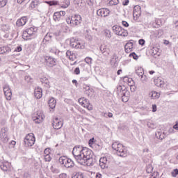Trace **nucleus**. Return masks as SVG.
<instances>
[{"mask_svg":"<svg viewBox=\"0 0 178 178\" xmlns=\"http://www.w3.org/2000/svg\"><path fill=\"white\" fill-rule=\"evenodd\" d=\"M134 20H138L140 16H141V11H134L133 12Z\"/></svg>","mask_w":178,"mask_h":178,"instance_id":"nucleus-30","label":"nucleus"},{"mask_svg":"<svg viewBox=\"0 0 178 178\" xmlns=\"http://www.w3.org/2000/svg\"><path fill=\"white\" fill-rule=\"evenodd\" d=\"M122 24L124 26V27H129V23H127L126 21H122Z\"/></svg>","mask_w":178,"mask_h":178,"instance_id":"nucleus-55","label":"nucleus"},{"mask_svg":"<svg viewBox=\"0 0 178 178\" xmlns=\"http://www.w3.org/2000/svg\"><path fill=\"white\" fill-rule=\"evenodd\" d=\"M85 149H88V148H83L82 146L80 145L75 146L73 148L72 154L74 155V158L76 159L77 156H79L80 155H81V154H83V151H84Z\"/></svg>","mask_w":178,"mask_h":178,"instance_id":"nucleus-10","label":"nucleus"},{"mask_svg":"<svg viewBox=\"0 0 178 178\" xmlns=\"http://www.w3.org/2000/svg\"><path fill=\"white\" fill-rule=\"evenodd\" d=\"M112 148L113 149L116 151L119 156H126V154L127 153V152L126 151L124 146H123L121 143H119L118 142L113 143L112 144Z\"/></svg>","mask_w":178,"mask_h":178,"instance_id":"nucleus-3","label":"nucleus"},{"mask_svg":"<svg viewBox=\"0 0 178 178\" xmlns=\"http://www.w3.org/2000/svg\"><path fill=\"white\" fill-rule=\"evenodd\" d=\"M149 95L152 99H158L161 97V94L156 91L150 92Z\"/></svg>","mask_w":178,"mask_h":178,"instance_id":"nucleus-22","label":"nucleus"},{"mask_svg":"<svg viewBox=\"0 0 178 178\" xmlns=\"http://www.w3.org/2000/svg\"><path fill=\"white\" fill-rule=\"evenodd\" d=\"M47 3H48V5H49L50 6H55L56 5H58V1H47Z\"/></svg>","mask_w":178,"mask_h":178,"instance_id":"nucleus-46","label":"nucleus"},{"mask_svg":"<svg viewBox=\"0 0 178 178\" xmlns=\"http://www.w3.org/2000/svg\"><path fill=\"white\" fill-rule=\"evenodd\" d=\"M122 99L123 102H127L129 101V98H130V91H129V95L128 96H124L123 95H121Z\"/></svg>","mask_w":178,"mask_h":178,"instance_id":"nucleus-41","label":"nucleus"},{"mask_svg":"<svg viewBox=\"0 0 178 178\" xmlns=\"http://www.w3.org/2000/svg\"><path fill=\"white\" fill-rule=\"evenodd\" d=\"M88 102H89L88 99H86V97L79 98L78 100V102L83 108H86V106L87 105V104H88Z\"/></svg>","mask_w":178,"mask_h":178,"instance_id":"nucleus-21","label":"nucleus"},{"mask_svg":"<svg viewBox=\"0 0 178 178\" xmlns=\"http://www.w3.org/2000/svg\"><path fill=\"white\" fill-rule=\"evenodd\" d=\"M8 52H10V47H0V55H3V54H8Z\"/></svg>","mask_w":178,"mask_h":178,"instance_id":"nucleus-26","label":"nucleus"},{"mask_svg":"<svg viewBox=\"0 0 178 178\" xmlns=\"http://www.w3.org/2000/svg\"><path fill=\"white\" fill-rule=\"evenodd\" d=\"M100 51L104 56H109L111 54V49L108 46H101Z\"/></svg>","mask_w":178,"mask_h":178,"instance_id":"nucleus-16","label":"nucleus"},{"mask_svg":"<svg viewBox=\"0 0 178 178\" xmlns=\"http://www.w3.org/2000/svg\"><path fill=\"white\" fill-rule=\"evenodd\" d=\"M66 22L67 24H71V26H79L82 22L81 15H74V16L69 17L67 18Z\"/></svg>","mask_w":178,"mask_h":178,"instance_id":"nucleus-4","label":"nucleus"},{"mask_svg":"<svg viewBox=\"0 0 178 178\" xmlns=\"http://www.w3.org/2000/svg\"><path fill=\"white\" fill-rule=\"evenodd\" d=\"M63 126V120L56 118L53 122V127L56 130H59L62 129Z\"/></svg>","mask_w":178,"mask_h":178,"instance_id":"nucleus-13","label":"nucleus"},{"mask_svg":"<svg viewBox=\"0 0 178 178\" xmlns=\"http://www.w3.org/2000/svg\"><path fill=\"white\" fill-rule=\"evenodd\" d=\"M40 5V0H33L31 3V7L34 9V8H37Z\"/></svg>","mask_w":178,"mask_h":178,"instance_id":"nucleus-35","label":"nucleus"},{"mask_svg":"<svg viewBox=\"0 0 178 178\" xmlns=\"http://www.w3.org/2000/svg\"><path fill=\"white\" fill-rule=\"evenodd\" d=\"M92 60V59L90 57H86L85 58V62L88 63V65H90V63H91V61Z\"/></svg>","mask_w":178,"mask_h":178,"instance_id":"nucleus-52","label":"nucleus"},{"mask_svg":"<svg viewBox=\"0 0 178 178\" xmlns=\"http://www.w3.org/2000/svg\"><path fill=\"white\" fill-rule=\"evenodd\" d=\"M140 81H142V83L143 84H145V83H147V81H148V78L147 77V75L145 74H143V75H140Z\"/></svg>","mask_w":178,"mask_h":178,"instance_id":"nucleus-39","label":"nucleus"},{"mask_svg":"<svg viewBox=\"0 0 178 178\" xmlns=\"http://www.w3.org/2000/svg\"><path fill=\"white\" fill-rule=\"evenodd\" d=\"M49 106L51 109L55 108V106H56V100H55V98L51 97L49 101Z\"/></svg>","mask_w":178,"mask_h":178,"instance_id":"nucleus-25","label":"nucleus"},{"mask_svg":"<svg viewBox=\"0 0 178 178\" xmlns=\"http://www.w3.org/2000/svg\"><path fill=\"white\" fill-rule=\"evenodd\" d=\"M154 84L156 86V87H160L162 88V87L165 86V81L162 80V78L158 77L157 79H154Z\"/></svg>","mask_w":178,"mask_h":178,"instance_id":"nucleus-18","label":"nucleus"},{"mask_svg":"<svg viewBox=\"0 0 178 178\" xmlns=\"http://www.w3.org/2000/svg\"><path fill=\"white\" fill-rule=\"evenodd\" d=\"M0 136H1V140H3L4 143H6V141H8V135L6 134V130L5 129H1Z\"/></svg>","mask_w":178,"mask_h":178,"instance_id":"nucleus-23","label":"nucleus"},{"mask_svg":"<svg viewBox=\"0 0 178 178\" xmlns=\"http://www.w3.org/2000/svg\"><path fill=\"white\" fill-rule=\"evenodd\" d=\"M1 30L4 32L9 31V25L8 24L1 25Z\"/></svg>","mask_w":178,"mask_h":178,"instance_id":"nucleus-42","label":"nucleus"},{"mask_svg":"<svg viewBox=\"0 0 178 178\" xmlns=\"http://www.w3.org/2000/svg\"><path fill=\"white\" fill-rule=\"evenodd\" d=\"M178 175V169H175L172 172V176L173 177H176V176H177Z\"/></svg>","mask_w":178,"mask_h":178,"instance_id":"nucleus-51","label":"nucleus"},{"mask_svg":"<svg viewBox=\"0 0 178 178\" xmlns=\"http://www.w3.org/2000/svg\"><path fill=\"white\" fill-rule=\"evenodd\" d=\"M129 56H132V58H134V59L135 60L138 59V56H137V54H136V53L131 54Z\"/></svg>","mask_w":178,"mask_h":178,"instance_id":"nucleus-54","label":"nucleus"},{"mask_svg":"<svg viewBox=\"0 0 178 178\" xmlns=\"http://www.w3.org/2000/svg\"><path fill=\"white\" fill-rule=\"evenodd\" d=\"M85 94L86 95H87V97H92V94H94V92L92 91V89H90V88H88L85 91Z\"/></svg>","mask_w":178,"mask_h":178,"instance_id":"nucleus-37","label":"nucleus"},{"mask_svg":"<svg viewBox=\"0 0 178 178\" xmlns=\"http://www.w3.org/2000/svg\"><path fill=\"white\" fill-rule=\"evenodd\" d=\"M50 52H52V54H55V55H58V54H59V50L58 49H56V47H53L50 49Z\"/></svg>","mask_w":178,"mask_h":178,"instance_id":"nucleus-43","label":"nucleus"},{"mask_svg":"<svg viewBox=\"0 0 178 178\" xmlns=\"http://www.w3.org/2000/svg\"><path fill=\"white\" fill-rule=\"evenodd\" d=\"M44 119H45V115L42 111H37V113L33 117V120L35 123H42L44 122Z\"/></svg>","mask_w":178,"mask_h":178,"instance_id":"nucleus-9","label":"nucleus"},{"mask_svg":"<svg viewBox=\"0 0 178 178\" xmlns=\"http://www.w3.org/2000/svg\"><path fill=\"white\" fill-rule=\"evenodd\" d=\"M134 12H141V7L140 6H135L134 8Z\"/></svg>","mask_w":178,"mask_h":178,"instance_id":"nucleus-50","label":"nucleus"},{"mask_svg":"<svg viewBox=\"0 0 178 178\" xmlns=\"http://www.w3.org/2000/svg\"><path fill=\"white\" fill-rule=\"evenodd\" d=\"M74 73H75V74H80V68L76 67V68L74 70Z\"/></svg>","mask_w":178,"mask_h":178,"instance_id":"nucleus-56","label":"nucleus"},{"mask_svg":"<svg viewBox=\"0 0 178 178\" xmlns=\"http://www.w3.org/2000/svg\"><path fill=\"white\" fill-rule=\"evenodd\" d=\"M76 162L84 166H92L94 165V159H92V152L89 149H86L83 153L76 159Z\"/></svg>","mask_w":178,"mask_h":178,"instance_id":"nucleus-1","label":"nucleus"},{"mask_svg":"<svg viewBox=\"0 0 178 178\" xmlns=\"http://www.w3.org/2000/svg\"><path fill=\"white\" fill-rule=\"evenodd\" d=\"M94 138H92L91 139L89 140L88 144L89 145H92V144H94Z\"/></svg>","mask_w":178,"mask_h":178,"instance_id":"nucleus-57","label":"nucleus"},{"mask_svg":"<svg viewBox=\"0 0 178 178\" xmlns=\"http://www.w3.org/2000/svg\"><path fill=\"white\" fill-rule=\"evenodd\" d=\"M155 134L159 140H163L165 138V134L162 131H156Z\"/></svg>","mask_w":178,"mask_h":178,"instance_id":"nucleus-31","label":"nucleus"},{"mask_svg":"<svg viewBox=\"0 0 178 178\" xmlns=\"http://www.w3.org/2000/svg\"><path fill=\"white\" fill-rule=\"evenodd\" d=\"M129 0H125V1H124L123 2H122V5L124 6H127V5H129Z\"/></svg>","mask_w":178,"mask_h":178,"instance_id":"nucleus-60","label":"nucleus"},{"mask_svg":"<svg viewBox=\"0 0 178 178\" xmlns=\"http://www.w3.org/2000/svg\"><path fill=\"white\" fill-rule=\"evenodd\" d=\"M173 129H175V130H178V123L173 126Z\"/></svg>","mask_w":178,"mask_h":178,"instance_id":"nucleus-64","label":"nucleus"},{"mask_svg":"<svg viewBox=\"0 0 178 178\" xmlns=\"http://www.w3.org/2000/svg\"><path fill=\"white\" fill-rule=\"evenodd\" d=\"M25 147H33L35 144V137L34 134H28L24 139Z\"/></svg>","mask_w":178,"mask_h":178,"instance_id":"nucleus-5","label":"nucleus"},{"mask_svg":"<svg viewBox=\"0 0 178 178\" xmlns=\"http://www.w3.org/2000/svg\"><path fill=\"white\" fill-rule=\"evenodd\" d=\"M26 23H27V17H22L17 21V26L22 27V26H24Z\"/></svg>","mask_w":178,"mask_h":178,"instance_id":"nucleus-19","label":"nucleus"},{"mask_svg":"<svg viewBox=\"0 0 178 178\" xmlns=\"http://www.w3.org/2000/svg\"><path fill=\"white\" fill-rule=\"evenodd\" d=\"M136 73L137 75L140 77V76H143V74H144V69H143V67H138L136 70Z\"/></svg>","mask_w":178,"mask_h":178,"instance_id":"nucleus-33","label":"nucleus"},{"mask_svg":"<svg viewBox=\"0 0 178 178\" xmlns=\"http://www.w3.org/2000/svg\"><path fill=\"white\" fill-rule=\"evenodd\" d=\"M34 95L37 99L42 98V89L40 87H38L35 89Z\"/></svg>","mask_w":178,"mask_h":178,"instance_id":"nucleus-17","label":"nucleus"},{"mask_svg":"<svg viewBox=\"0 0 178 178\" xmlns=\"http://www.w3.org/2000/svg\"><path fill=\"white\" fill-rule=\"evenodd\" d=\"M30 37L31 36L26 30L23 32L22 38H24L25 40H30Z\"/></svg>","mask_w":178,"mask_h":178,"instance_id":"nucleus-38","label":"nucleus"},{"mask_svg":"<svg viewBox=\"0 0 178 178\" xmlns=\"http://www.w3.org/2000/svg\"><path fill=\"white\" fill-rule=\"evenodd\" d=\"M59 13L60 17H62V16H65V15H66V12L65 11H60V12H57Z\"/></svg>","mask_w":178,"mask_h":178,"instance_id":"nucleus-58","label":"nucleus"},{"mask_svg":"<svg viewBox=\"0 0 178 178\" xmlns=\"http://www.w3.org/2000/svg\"><path fill=\"white\" fill-rule=\"evenodd\" d=\"M53 19L54 22H59L61 19L60 15L58 12L54 13Z\"/></svg>","mask_w":178,"mask_h":178,"instance_id":"nucleus-36","label":"nucleus"},{"mask_svg":"<svg viewBox=\"0 0 178 178\" xmlns=\"http://www.w3.org/2000/svg\"><path fill=\"white\" fill-rule=\"evenodd\" d=\"M103 35H104L106 38H112V33H111V31L108 29H105L103 31Z\"/></svg>","mask_w":178,"mask_h":178,"instance_id":"nucleus-32","label":"nucleus"},{"mask_svg":"<svg viewBox=\"0 0 178 178\" xmlns=\"http://www.w3.org/2000/svg\"><path fill=\"white\" fill-rule=\"evenodd\" d=\"M112 159V156L109 154H107L103 157H101L99 159V166L102 169H106V168H108L109 165V162H111V159Z\"/></svg>","mask_w":178,"mask_h":178,"instance_id":"nucleus-7","label":"nucleus"},{"mask_svg":"<svg viewBox=\"0 0 178 178\" xmlns=\"http://www.w3.org/2000/svg\"><path fill=\"white\" fill-rule=\"evenodd\" d=\"M41 83H42L43 84H47V86L49 85V80L48 79V78H43L41 79Z\"/></svg>","mask_w":178,"mask_h":178,"instance_id":"nucleus-45","label":"nucleus"},{"mask_svg":"<svg viewBox=\"0 0 178 178\" xmlns=\"http://www.w3.org/2000/svg\"><path fill=\"white\" fill-rule=\"evenodd\" d=\"M66 56L70 59V60H72V62L75 60L76 59V54L73 53V51L67 50L66 52Z\"/></svg>","mask_w":178,"mask_h":178,"instance_id":"nucleus-20","label":"nucleus"},{"mask_svg":"<svg viewBox=\"0 0 178 178\" xmlns=\"http://www.w3.org/2000/svg\"><path fill=\"white\" fill-rule=\"evenodd\" d=\"M85 108H87L88 111H92L93 107H92V104H90V101L88 102V103L86 104V106Z\"/></svg>","mask_w":178,"mask_h":178,"instance_id":"nucleus-48","label":"nucleus"},{"mask_svg":"<svg viewBox=\"0 0 178 178\" xmlns=\"http://www.w3.org/2000/svg\"><path fill=\"white\" fill-rule=\"evenodd\" d=\"M72 178H83V174H81V172L76 173L72 176Z\"/></svg>","mask_w":178,"mask_h":178,"instance_id":"nucleus-47","label":"nucleus"},{"mask_svg":"<svg viewBox=\"0 0 178 178\" xmlns=\"http://www.w3.org/2000/svg\"><path fill=\"white\" fill-rule=\"evenodd\" d=\"M110 13L111 11H109V9L108 8H102L97 11V15L101 16V17H106L107 16H109Z\"/></svg>","mask_w":178,"mask_h":178,"instance_id":"nucleus-14","label":"nucleus"},{"mask_svg":"<svg viewBox=\"0 0 178 178\" xmlns=\"http://www.w3.org/2000/svg\"><path fill=\"white\" fill-rule=\"evenodd\" d=\"M117 94L121 97V95H124V97H129V90H127L126 87L119 86L117 87Z\"/></svg>","mask_w":178,"mask_h":178,"instance_id":"nucleus-12","label":"nucleus"},{"mask_svg":"<svg viewBox=\"0 0 178 178\" xmlns=\"http://www.w3.org/2000/svg\"><path fill=\"white\" fill-rule=\"evenodd\" d=\"M36 30H37V29H35L34 27H31V28L26 29L28 33H29L31 37H32V35H34L35 34Z\"/></svg>","mask_w":178,"mask_h":178,"instance_id":"nucleus-34","label":"nucleus"},{"mask_svg":"<svg viewBox=\"0 0 178 178\" xmlns=\"http://www.w3.org/2000/svg\"><path fill=\"white\" fill-rule=\"evenodd\" d=\"M118 3H119V0H111L109 2V4L111 6L118 5Z\"/></svg>","mask_w":178,"mask_h":178,"instance_id":"nucleus-49","label":"nucleus"},{"mask_svg":"<svg viewBox=\"0 0 178 178\" xmlns=\"http://www.w3.org/2000/svg\"><path fill=\"white\" fill-rule=\"evenodd\" d=\"M116 63H118V57L116 56V54H114L110 60V65H111V66H115Z\"/></svg>","mask_w":178,"mask_h":178,"instance_id":"nucleus-28","label":"nucleus"},{"mask_svg":"<svg viewBox=\"0 0 178 178\" xmlns=\"http://www.w3.org/2000/svg\"><path fill=\"white\" fill-rule=\"evenodd\" d=\"M139 44L140 45H144L145 44V41L143 39L139 40Z\"/></svg>","mask_w":178,"mask_h":178,"instance_id":"nucleus-62","label":"nucleus"},{"mask_svg":"<svg viewBox=\"0 0 178 178\" xmlns=\"http://www.w3.org/2000/svg\"><path fill=\"white\" fill-rule=\"evenodd\" d=\"M46 63L47 66H49L50 67H52L56 65V59L52 57H47L45 58Z\"/></svg>","mask_w":178,"mask_h":178,"instance_id":"nucleus-15","label":"nucleus"},{"mask_svg":"<svg viewBox=\"0 0 178 178\" xmlns=\"http://www.w3.org/2000/svg\"><path fill=\"white\" fill-rule=\"evenodd\" d=\"M152 56H159V55H161V53L159 52V49H158V47H153L151 51H150Z\"/></svg>","mask_w":178,"mask_h":178,"instance_id":"nucleus-27","label":"nucleus"},{"mask_svg":"<svg viewBox=\"0 0 178 178\" xmlns=\"http://www.w3.org/2000/svg\"><path fill=\"white\" fill-rule=\"evenodd\" d=\"M0 168L1 170H3L4 172H8V170L10 168L9 163H2L1 164Z\"/></svg>","mask_w":178,"mask_h":178,"instance_id":"nucleus-29","label":"nucleus"},{"mask_svg":"<svg viewBox=\"0 0 178 178\" xmlns=\"http://www.w3.org/2000/svg\"><path fill=\"white\" fill-rule=\"evenodd\" d=\"M127 83H128V86H129V87H134V81L133 80V79L128 78Z\"/></svg>","mask_w":178,"mask_h":178,"instance_id":"nucleus-40","label":"nucleus"},{"mask_svg":"<svg viewBox=\"0 0 178 178\" xmlns=\"http://www.w3.org/2000/svg\"><path fill=\"white\" fill-rule=\"evenodd\" d=\"M125 52L129 54V52H131L133 51V43L132 42H128L125 44Z\"/></svg>","mask_w":178,"mask_h":178,"instance_id":"nucleus-24","label":"nucleus"},{"mask_svg":"<svg viewBox=\"0 0 178 178\" xmlns=\"http://www.w3.org/2000/svg\"><path fill=\"white\" fill-rule=\"evenodd\" d=\"M113 31L117 35L121 37H127L129 35V32H127V30L118 25H114L113 26Z\"/></svg>","mask_w":178,"mask_h":178,"instance_id":"nucleus-6","label":"nucleus"},{"mask_svg":"<svg viewBox=\"0 0 178 178\" xmlns=\"http://www.w3.org/2000/svg\"><path fill=\"white\" fill-rule=\"evenodd\" d=\"M3 89L6 99L10 101L12 99V90L10 89V86L8 84H5Z\"/></svg>","mask_w":178,"mask_h":178,"instance_id":"nucleus-11","label":"nucleus"},{"mask_svg":"<svg viewBox=\"0 0 178 178\" xmlns=\"http://www.w3.org/2000/svg\"><path fill=\"white\" fill-rule=\"evenodd\" d=\"M152 112H156V106L155 104L152 105Z\"/></svg>","mask_w":178,"mask_h":178,"instance_id":"nucleus-63","label":"nucleus"},{"mask_svg":"<svg viewBox=\"0 0 178 178\" xmlns=\"http://www.w3.org/2000/svg\"><path fill=\"white\" fill-rule=\"evenodd\" d=\"M86 3H88V5H89V6H92V0H87Z\"/></svg>","mask_w":178,"mask_h":178,"instance_id":"nucleus-61","label":"nucleus"},{"mask_svg":"<svg viewBox=\"0 0 178 178\" xmlns=\"http://www.w3.org/2000/svg\"><path fill=\"white\" fill-rule=\"evenodd\" d=\"M6 3H8V0H0V8L6 6Z\"/></svg>","mask_w":178,"mask_h":178,"instance_id":"nucleus-44","label":"nucleus"},{"mask_svg":"<svg viewBox=\"0 0 178 178\" xmlns=\"http://www.w3.org/2000/svg\"><path fill=\"white\" fill-rule=\"evenodd\" d=\"M44 160L46 162H49L51 161V156L49 154L44 155Z\"/></svg>","mask_w":178,"mask_h":178,"instance_id":"nucleus-53","label":"nucleus"},{"mask_svg":"<svg viewBox=\"0 0 178 178\" xmlns=\"http://www.w3.org/2000/svg\"><path fill=\"white\" fill-rule=\"evenodd\" d=\"M50 152H49V148H47L44 149V155H49Z\"/></svg>","mask_w":178,"mask_h":178,"instance_id":"nucleus-59","label":"nucleus"},{"mask_svg":"<svg viewBox=\"0 0 178 178\" xmlns=\"http://www.w3.org/2000/svg\"><path fill=\"white\" fill-rule=\"evenodd\" d=\"M61 165H64L65 168H72L74 166V163L72 159H67L66 156H61L58 159Z\"/></svg>","mask_w":178,"mask_h":178,"instance_id":"nucleus-8","label":"nucleus"},{"mask_svg":"<svg viewBox=\"0 0 178 178\" xmlns=\"http://www.w3.org/2000/svg\"><path fill=\"white\" fill-rule=\"evenodd\" d=\"M70 46L75 49H84L86 43L82 40H79L77 38H71L70 39Z\"/></svg>","mask_w":178,"mask_h":178,"instance_id":"nucleus-2","label":"nucleus"}]
</instances>
